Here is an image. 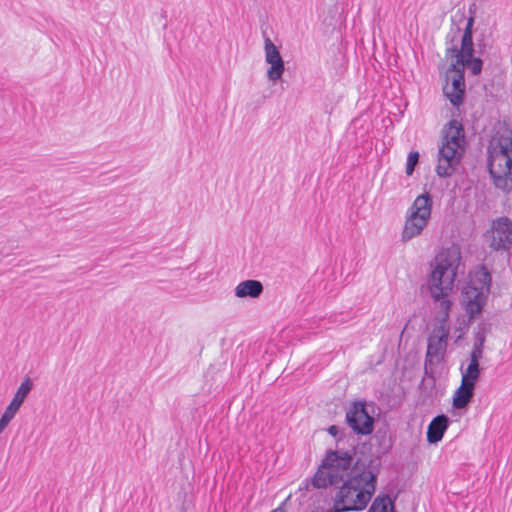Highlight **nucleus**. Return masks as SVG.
Wrapping results in <instances>:
<instances>
[{"instance_id":"obj_15","label":"nucleus","mask_w":512,"mask_h":512,"mask_svg":"<svg viewBox=\"0 0 512 512\" xmlns=\"http://www.w3.org/2000/svg\"><path fill=\"white\" fill-rule=\"evenodd\" d=\"M263 292V285L257 280H245L235 287V296L238 298H257Z\"/></svg>"},{"instance_id":"obj_5","label":"nucleus","mask_w":512,"mask_h":512,"mask_svg":"<svg viewBox=\"0 0 512 512\" xmlns=\"http://www.w3.org/2000/svg\"><path fill=\"white\" fill-rule=\"evenodd\" d=\"M465 150V133L458 120H451L442 130V144L438 153L436 173L441 177L450 176Z\"/></svg>"},{"instance_id":"obj_17","label":"nucleus","mask_w":512,"mask_h":512,"mask_svg":"<svg viewBox=\"0 0 512 512\" xmlns=\"http://www.w3.org/2000/svg\"><path fill=\"white\" fill-rule=\"evenodd\" d=\"M33 388V382L32 380L27 377L25 378L20 386L17 388V391L15 392L11 403L21 408L22 404L24 403L25 399L29 395L30 391Z\"/></svg>"},{"instance_id":"obj_20","label":"nucleus","mask_w":512,"mask_h":512,"mask_svg":"<svg viewBox=\"0 0 512 512\" xmlns=\"http://www.w3.org/2000/svg\"><path fill=\"white\" fill-rule=\"evenodd\" d=\"M419 160V153L417 151H411L408 154L407 162H406V174L411 175L414 171V168Z\"/></svg>"},{"instance_id":"obj_23","label":"nucleus","mask_w":512,"mask_h":512,"mask_svg":"<svg viewBox=\"0 0 512 512\" xmlns=\"http://www.w3.org/2000/svg\"><path fill=\"white\" fill-rule=\"evenodd\" d=\"M328 432L331 435L336 436L337 433H338V428L335 425H332V426L329 427Z\"/></svg>"},{"instance_id":"obj_18","label":"nucleus","mask_w":512,"mask_h":512,"mask_svg":"<svg viewBox=\"0 0 512 512\" xmlns=\"http://www.w3.org/2000/svg\"><path fill=\"white\" fill-rule=\"evenodd\" d=\"M368 512H395L394 504L388 495H378Z\"/></svg>"},{"instance_id":"obj_4","label":"nucleus","mask_w":512,"mask_h":512,"mask_svg":"<svg viewBox=\"0 0 512 512\" xmlns=\"http://www.w3.org/2000/svg\"><path fill=\"white\" fill-rule=\"evenodd\" d=\"M356 469L362 468L353 463L351 453L330 450L313 476L312 485L315 488H326L342 484Z\"/></svg>"},{"instance_id":"obj_2","label":"nucleus","mask_w":512,"mask_h":512,"mask_svg":"<svg viewBox=\"0 0 512 512\" xmlns=\"http://www.w3.org/2000/svg\"><path fill=\"white\" fill-rule=\"evenodd\" d=\"M377 472L372 468L356 469L339 487L333 498L332 512L362 511L376 491Z\"/></svg>"},{"instance_id":"obj_11","label":"nucleus","mask_w":512,"mask_h":512,"mask_svg":"<svg viewBox=\"0 0 512 512\" xmlns=\"http://www.w3.org/2000/svg\"><path fill=\"white\" fill-rule=\"evenodd\" d=\"M264 52L265 61L269 64V68L266 73L267 78L269 81L276 83L284 74L285 64L278 48L268 37L265 38L264 41Z\"/></svg>"},{"instance_id":"obj_8","label":"nucleus","mask_w":512,"mask_h":512,"mask_svg":"<svg viewBox=\"0 0 512 512\" xmlns=\"http://www.w3.org/2000/svg\"><path fill=\"white\" fill-rule=\"evenodd\" d=\"M446 59L450 67L446 72V84L465 91L464 69H468L473 75L480 74L482 60L479 57H464L457 54V47L446 50Z\"/></svg>"},{"instance_id":"obj_16","label":"nucleus","mask_w":512,"mask_h":512,"mask_svg":"<svg viewBox=\"0 0 512 512\" xmlns=\"http://www.w3.org/2000/svg\"><path fill=\"white\" fill-rule=\"evenodd\" d=\"M474 24V18L470 17L467 21L464 33L461 39V48H457V54L464 57H475L474 56V43L472 37V29Z\"/></svg>"},{"instance_id":"obj_10","label":"nucleus","mask_w":512,"mask_h":512,"mask_svg":"<svg viewBox=\"0 0 512 512\" xmlns=\"http://www.w3.org/2000/svg\"><path fill=\"white\" fill-rule=\"evenodd\" d=\"M487 235L492 249L510 250L512 248V220L505 216L493 220Z\"/></svg>"},{"instance_id":"obj_1","label":"nucleus","mask_w":512,"mask_h":512,"mask_svg":"<svg viewBox=\"0 0 512 512\" xmlns=\"http://www.w3.org/2000/svg\"><path fill=\"white\" fill-rule=\"evenodd\" d=\"M460 261V251L451 247L440 251L430 265L429 292L432 299L439 304L438 324L428 338L426 361L430 364L439 363L446 352L450 332L448 320L452 305L448 296L454 288Z\"/></svg>"},{"instance_id":"obj_24","label":"nucleus","mask_w":512,"mask_h":512,"mask_svg":"<svg viewBox=\"0 0 512 512\" xmlns=\"http://www.w3.org/2000/svg\"><path fill=\"white\" fill-rule=\"evenodd\" d=\"M271 512H278V510H273V511H271Z\"/></svg>"},{"instance_id":"obj_19","label":"nucleus","mask_w":512,"mask_h":512,"mask_svg":"<svg viewBox=\"0 0 512 512\" xmlns=\"http://www.w3.org/2000/svg\"><path fill=\"white\" fill-rule=\"evenodd\" d=\"M443 93L453 106H459L463 102L465 91L445 84L443 87Z\"/></svg>"},{"instance_id":"obj_13","label":"nucleus","mask_w":512,"mask_h":512,"mask_svg":"<svg viewBox=\"0 0 512 512\" xmlns=\"http://www.w3.org/2000/svg\"><path fill=\"white\" fill-rule=\"evenodd\" d=\"M484 341V336H481L474 343L473 349L470 353L469 364L467 365L466 368L461 367V373L480 378L481 369L479 361L483 356Z\"/></svg>"},{"instance_id":"obj_6","label":"nucleus","mask_w":512,"mask_h":512,"mask_svg":"<svg viewBox=\"0 0 512 512\" xmlns=\"http://www.w3.org/2000/svg\"><path fill=\"white\" fill-rule=\"evenodd\" d=\"M433 200L429 193L418 195L407 209L401 240L408 242L422 235L432 215Z\"/></svg>"},{"instance_id":"obj_9","label":"nucleus","mask_w":512,"mask_h":512,"mask_svg":"<svg viewBox=\"0 0 512 512\" xmlns=\"http://www.w3.org/2000/svg\"><path fill=\"white\" fill-rule=\"evenodd\" d=\"M346 420L357 434L368 435L373 432L374 418L365 401L353 402L346 412Z\"/></svg>"},{"instance_id":"obj_14","label":"nucleus","mask_w":512,"mask_h":512,"mask_svg":"<svg viewBox=\"0 0 512 512\" xmlns=\"http://www.w3.org/2000/svg\"><path fill=\"white\" fill-rule=\"evenodd\" d=\"M449 419L441 414L432 419L427 428V441L430 444L438 443L442 440L444 433L448 429Z\"/></svg>"},{"instance_id":"obj_12","label":"nucleus","mask_w":512,"mask_h":512,"mask_svg":"<svg viewBox=\"0 0 512 512\" xmlns=\"http://www.w3.org/2000/svg\"><path fill=\"white\" fill-rule=\"evenodd\" d=\"M478 377L461 373V384L454 391L452 405L455 409H464L468 406L474 396V390Z\"/></svg>"},{"instance_id":"obj_22","label":"nucleus","mask_w":512,"mask_h":512,"mask_svg":"<svg viewBox=\"0 0 512 512\" xmlns=\"http://www.w3.org/2000/svg\"><path fill=\"white\" fill-rule=\"evenodd\" d=\"M9 423L0 417V434L8 427Z\"/></svg>"},{"instance_id":"obj_21","label":"nucleus","mask_w":512,"mask_h":512,"mask_svg":"<svg viewBox=\"0 0 512 512\" xmlns=\"http://www.w3.org/2000/svg\"><path fill=\"white\" fill-rule=\"evenodd\" d=\"M19 410L20 407L10 402L8 406L5 408L3 414L1 415V418L10 424V422L14 419Z\"/></svg>"},{"instance_id":"obj_3","label":"nucleus","mask_w":512,"mask_h":512,"mask_svg":"<svg viewBox=\"0 0 512 512\" xmlns=\"http://www.w3.org/2000/svg\"><path fill=\"white\" fill-rule=\"evenodd\" d=\"M488 168L496 188L512 191V132L500 125L488 147Z\"/></svg>"},{"instance_id":"obj_7","label":"nucleus","mask_w":512,"mask_h":512,"mask_svg":"<svg viewBox=\"0 0 512 512\" xmlns=\"http://www.w3.org/2000/svg\"><path fill=\"white\" fill-rule=\"evenodd\" d=\"M491 276L481 267L470 274V280L462 292V302L470 318L479 314L490 291Z\"/></svg>"}]
</instances>
